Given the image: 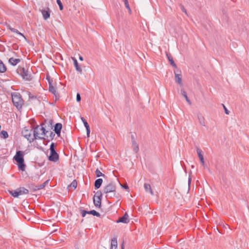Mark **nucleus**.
Instances as JSON below:
<instances>
[{
  "label": "nucleus",
  "mask_w": 249,
  "mask_h": 249,
  "mask_svg": "<svg viewBox=\"0 0 249 249\" xmlns=\"http://www.w3.org/2000/svg\"><path fill=\"white\" fill-rule=\"evenodd\" d=\"M197 118L199 121V124L202 126H205L206 122L204 117L201 114H198Z\"/></svg>",
  "instance_id": "obj_18"
},
{
  "label": "nucleus",
  "mask_w": 249,
  "mask_h": 249,
  "mask_svg": "<svg viewBox=\"0 0 249 249\" xmlns=\"http://www.w3.org/2000/svg\"><path fill=\"white\" fill-rule=\"evenodd\" d=\"M0 137L4 139H6L8 137V134L7 131L2 130L0 133Z\"/></svg>",
  "instance_id": "obj_29"
},
{
  "label": "nucleus",
  "mask_w": 249,
  "mask_h": 249,
  "mask_svg": "<svg viewBox=\"0 0 249 249\" xmlns=\"http://www.w3.org/2000/svg\"><path fill=\"white\" fill-rule=\"evenodd\" d=\"M95 174L97 177H99L101 176L105 177V175L102 174V172L98 169H96L95 171Z\"/></svg>",
  "instance_id": "obj_34"
},
{
  "label": "nucleus",
  "mask_w": 249,
  "mask_h": 249,
  "mask_svg": "<svg viewBox=\"0 0 249 249\" xmlns=\"http://www.w3.org/2000/svg\"><path fill=\"white\" fill-rule=\"evenodd\" d=\"M8 29L13 33H16L19 35H20L21 36H22L23 37H24V38L25 37V36L21 33H20L17 29H15V28H13L11 27H9L8 28Z\"/></svg>",
  "instance_id": "obj_25"
},
{
  "label": "nucleus",
  "mask_w": 249,
  "mask_h": 249,
  "mask_svg": "<svg viewBox=\"0 0 249 249\" xmlns=\"http://www.w3.org/2000/svg\"><path fill=\"white\" fill-rule=\"evenodd\" d=\"M7 70V68L2 60H0V73H4Z\"/></svg>",
  "instance_id": "obj_24"
},
{
  "label": "nucleus",
  "mask_w": 249,
  "mask_h": 249,
  "mask_svg": "<svg viewBox=\"0 0 249 249\" xmlns=\"http://www.w3.org/2000/svg\"><path fill=\"white\" fill-rule=\"evenodd\" d=\"M76 100L78 102H79L81 100L80 94H77Z\"/></svg>",
  "instance_id": "obj_41"
},
{
  "label": "nucleus",
  "mask_w": 249,
  "mask_h": 249,
  "mask_svg": "<svg viewBox=\"0 0 249 249\" xmlns=\"http://www.w3.org/2000/svg\"><path fill=\"white\" fill-rule=\"evenodd\" d=\"M48 182H49V180H47V181H45L43 184L37 186L36 189L40 190V189L44 188L45 187V186L48 183Z\"/></svg>",
  "instance_id": "obj_31"
},
{
  "label": "nucleus",
  "mask_w": 249,
  "mask_h": 249,
  "mask_svg": "<svg viewBox=\"0 0 249 249\" xmlns=\"http://www.w3.org/2000/svg\"><path fill=\"white\" fill-rule=\"evenodd\" d=\"M62 125L60 123H57L55 125L54 131H55V132L56 133V134L58 136H59L60 134L61 130L62 129Z\"/></svg>",
  "instance_id": "obj_16"
},
{
  "label": "nucleus",
  "mask_w": 249,
  "mask_h": 249,
  "mask_svg": "<svg viewBox=\"0 0 249 249\" xmlns=\"http://www.w3.org/2000/svg\"><path fill=\"white\" fill-rule=\"evenodd\" d=\"M77 185V183L76 180H74L69 186V187H72L73 189H75Z\"/></svg>",
  "instance_id": "obj_32"
},
{
  "label": "nucleus",
  "mask_w": 249,
  "mask_h": 249,
  "mask_svg": "<svg viewBox=\"0 0 249 249\" xmlns=\"http://www.w3.org/2000/svg\"><path fill=\"white\" fill-rule=\"evenodd\" d=\"M79 60H81V61H83V57H82V56H79Z\"/></svg>",
  "instance_id": "obj_43"
},
{
  "label": "nucleus",
  "mask_w": 249,
  "mask_h": 249,
  "mask_svg": "<svg viewBox=\"0 0 249 249\" xmlns=\"http://www.w3.org/2000/svg\"><path fill=\"white\" fill-rule=\"evenodd\" d=\"M60 96L59 94H54V100L55 102L58 100L59 99Z\"/></svg>",
  "instance_id": "obj_40"
},
{
  "label": "nucleus",
  "mask_w": 249,
  "mask_h": 249,
  "mask_svg": "<svg viewBox=\"0 0 249 249\" xmlns=\"http://www.w3.org/2000/svg\"><path fill=\"white\" fill-rule=\"evenodd\" d=\"M17 72L25 80L30 81L31 79V75L24 68L19 67L17 69Z\"/></svg>",
  "instance_id": "obj_5"
},
{
  "label": "nucleus",
  "mask_w": 249,
  "mask_h": 249,
  "mask_svg": "<svg viewBox=\"0 0 249 249\" xmlns=\"http://www.w3.org/2000/svg\"><path fill=\"white\" fill-rule=\"evenodd\" d=\"M32 129H28L26 127H24L21 132L22 135L26 138L30 142H32L35 140L34 135L33 136L31 135Z\"/></svg>",
  "instance_id": "obj_6"
},
{
  "label": "nucleus",
  "mask_w": 249,
  "mask_h": 249,
  "mask_svg": "<svg viewBox=\"0 0 249 249\" xmlns=\"http://www.w3.org/2000/svg\"><path fill=\"white\" fill-rule=\"evenodd\" d=\"M110 196H108L107 198H113V197H116L117 198H118L119 197V194H117L116 192L115 191V194L114 196H113V194H110Z\"/></svg>",
  "instance_id": "obj_36"
},
{
  "label": "nucleus",
  "mask_w": 249,
  "mask_h": 249,
  "mask_svg": "<svg viewBox=\"0 0 249 249\" xmlns=\"http://www.w3.org/2000/svg\"><path fill=\"white\" fill-rule=\"evenodd\" d=\"M110 249H111V247H110ZM112 249H117V247H113V248H112Z\"/></svg>",
  "instance_id": "obj_45"
},
{
  "label": "nucleus",
  "mask_w": 249,
  "mask_h": 249,
  "mask_svg": "<svg viewBox=\"0 0 249 249\" xmlns=\"http://www.w3.org/2000/svg\"><path fill=\"white\" fill-rule=\"evenodd\" d=\"M41 12L42 14L43 18L47 20L50 17L51 10L49 8L43 9L41 10Z\"/></svg>",
  "instance_id": "obj_10"
},
{
  "label": "nucleus",
  "mask_w": 249,
  "mask_h": 249,
  "mask_svg": "<svg viewBox=\"0 0 249 249\" xmlns=\"http://www.w3.org/2000/svg\"><path fill=\"white\" fill-rule=\"evenodd\" d=\"M180 6H181V11L185 13L186 15H187V11L185 9V8H184V7L183 5H181Z\"/></svg>",
  "instance_id": "obj_37"
},
{
  "label": "nucleus",
  "mask_w": 249,
  "mask_h": 249,
  "mask_svg": "<svg viewBox=\"0 0 249 249\" xmlns=\"http://www.w3.org/2000/svg\"><path fill=\"white\" fill-rule=\"evenodd\" d=\"M166 56L170 62V64L171 66L174 67L175 69H177V66L176 63H175L173 57H172L171 55L169 53H166Z\"/></svg>",
  "instance_id": "obj_17"
},
{
  "label": "nucleus",
  "mask_w": 249,
  "mask_h": 249,
  "mask_svg": "<svg viewBox=\"0 0 249 249\" xmlns=\"http://www.w3.org/2000/svg\"><path fill=\"white\" fill-rule=\"evenodd\" d=\"M18 190L20 196L29 193L28 190L25 188L24 187H20L18 188Z\"/></svg>",
  "instance_id": "obj_21"
},
{
  "label": "nucleus",
  "mask_w": 249,
  "mask_h": 249,
  "mask_svg": "<svg viewBox=\"0 0 249 249\" xmlns=\"http://www.w3.org/2000/svg\"><path fill=\"white\" fill-rule=\"evenodd\" d=\"M46 79L48 80V84L50 83V82L52 83V82H53V79H51V77L49 76H47Z\"/></svg>",
  "instance_id": "obj_39"
},
{
  "label": "nucleus",
  "mask_w": 249,
  "mask_h": 249,
  "mask_svg": "<svg viewBox=\"0 0 249 249\" xmlns=\"http://www.w3.org/2000/svg\"><path fill=\"white\" fill-rule=\"evenodd\" d=\"M197 153L198 154V157L200 159V160L201 161L202 165L204 167H205V161H204V160L203 158V156L201 154V150L199 149H197Z\"/></svg>",
  "instance_id": "obj_19"
},
{
  "label": "nucleus",
  "mask_w": 249,
  "mask_h": 249,
  "mask_svg": "<svg viewBox=\"0 0 249 249\" xmlns=\"http://www.w3.org/2000/svg\"><path fill=\"white\" fill-rule=\"evenodd\" d=\"M96 194H98L99 196H95L93 198V202L94 205L97 206H100L101 204V196H102V194L101 192H97Z\"/></svg>",
  "instance_id": "obj_9"
},
{
  "label": "nucleus",
  "mask_w": 249,
  "mask_h": 249,
  "mask_svg": "<svg viewBox=\"0 0 249 249\" xmlns=\"http://www.w3.org/2000/svg\"><path fill=\"white\" fill-rule=\"evenodd\" d=\"M11 95L12 102L14 106L18 109L21 108L24 104V101L21 96V94H11Z\"/></svg>",
  "instance_id": "obj_4"
},
{
  "label": "nucleus",
  "mask_w": 249,
  "mask_h": 249,
  "mask_svg": "<svg viewBox=\"0 0 249 249\" xmlns=\"http://www.w3.org/2000/svg\"><path fill=\"white\" fill-rule=\"evenodd\" d=\"M56 83L55 82H52L49 83V91L51 93H55L57 91V88L55 86Z\"/></svg>",
  "instance_id": "obj_11"
},
{
  "label": "nucleus",
  "mask_w": 249,
  "mask_h": 249,
  "mask_svg": "<svg viewBox=\"0 0 249 249\" xmlns=\"http://www.w3.org/2000/svg\"><path fill=\"white\" fill-rule=\"evenodd\" d=\"M132 147L133 150L135 151V152L137 153L139 151V148L138 145L135 141H133L132 142Z\"/></svg>",
  "instance_id": "obj_26"
},
{
  "label": "nucleus",
  "mask_w": 249,
  "mask_h": 249,
  "mask_svg": "<svg viewBox=\"0 0 249 249\" xmlns=\"http://www.w3.org/2000/svg\"><path fill=\"white\" fill-rule=\"evenodd\" d=\"M103 183V179L102 178H98L96 179L94 183V187L95 189L99 188Z\"/></svg>",
  "instance_id": "obj_22"
},
{
  "label": "nucleus",
  "mask_w": 249,
  "mask_h": 249,
  "mask_svg": "<svg viewBox=\"0 0 249 249\" xmlns=\"http://www.w3.org/2000/svg\"><path fill=\"white\" fill-rule=\"evenodd\" d=\"M183 97L185 98L186 101L190 104L191 105V99H192V97L191 96H188L187 94H183ZM191 96H193V94H190Z\"/></svg>",
  "instance_id": "obj_28"
},
{
  "label": "nucleus",
  "mask_w": 249,
  "mask_h": 249,
  "mask_svg": "<svg viewBox=\"0 0 249 249\" xmlns=\"http://www.w3.org/2000/svg\"><path fill=\"white\" fill-rule=\"evenodd\" d=\"M175 81L180 86L182 85L181 71L179 69H176L174 71Z\"/></svg>",
  "instance_id": "obj_8"
},
{
  "label": "nucleus",
  "mask_w": 249,
  "mask_h": 249,
  "mask_svg": "<svg viewBox=\"0 0 249 249\" xmlns=\"http://www.w3.org/2000/svg\"><path fill=\"white\" fill-rule=\"evenodd\" d=\"M222 106L223 107V108L224 109L225 113L226 114H229V111H228V110L227 109L226 107L225 106V105L224 104H222Z\"/></svg>",
  "instance_id": "obj_38"
},
{
  "label": "nucleus",
  "mask_w": 249,
  "mask_h": 249,
  "mask_svg": "<svg viewBox=\"0 0 249 249\" xmlns=\"http://www.w3.org/2000/svg\"><path fill=\"white\" fill-rule=\"evenodd\" d=\"M125 189H128V187L126 184H124V185L122 186Z\"/></svg>",
  "instance_id": "obj_42"
},
{
  "label": "nucleus",
  "mask_w": 249,
  "mask_h": 249,
  "mask_svg": "<svg viewBox=\"0 0 249 249\" xmlns=\"http://www.w3.org/2000/svg\"><path fill=\"white\" fill-rule=\"evenodd\" d=\"M144 188L146 192H149L151 194V195H154V193L151 189V186L148 183H144Z\"/></svg>",
  "instance_id": "obj_23"
},
{
  "label": "nucleus",
  "mask_w": 249,
  "mask_h": 249,
  "mask_svg": "<svg viewBox=\"0 0 249 249\" xmlns=\"http://www.w3.org/2000/svg\"><path fill=\"white\" fill-rule=\"evenodd\" d=\"M81 120H82V122H83L86 128L87 137H89V134H90L89 126L88 124V123H87V122L85 120V119L83 117L81 118Z\"/></svg>",
  "instance_id": "obj_15"
},
{
  "label": "nucleus",
  "mask_w": 249,
  "mask_h": 249,
  "mask_svg": "<svg viewBox=\"0 0 249 249\" xmlns=\"http://www.w3.org/2000/svg\"><path fill=\"white\" fill-rule=\"evenodd\" d=\"M129 220L128 219V215L126 213H125L123 216L120 218L118 220H117V223H128Z\"/></svg>",
  "instance_id": "obj_14"
},
{
  "label": "nucleus",
  "mask_w": 249,
  "mask_h": 249,
  "mask_svg": "<svg viewBox=\"0 0 249 249\" xmlns=\"http://www.w3.org/2000/svg\"><path fill=\"white\" fill-rule=\"evenodd\" d=\"M34 96H30V98H34Z\"/></svg>",
  "instance_id": "obj_47"
},
{
  "label": "nucleus",
  "mask_w": 249,
  "mask_h": 249,
  "mask_svg": "<svg viewBox=\"0 0 249 249\" xmlns=\"http://www.w3.org/2000/svg\"><path fill=\"white\" fill-rule=\"evenodd\" d=\"M20 61L19 59L14 58L11 57L9 59V63L12 66H16L18 63Z\"/></svg>",
  "instance_id": "obj_20"
},
{
  "label": "nucleus",
  "mask_w": 249,
  "mask_h": 249,
  "mask_svg": "<svg viewBox=\"0 0 249 249\" xmlns=\"http://www.w3.org/2000/svg\"><path fill=\"white\" fill-rule=\"evenodd\" d=\"M121 249H124V243H123V244L122 245Z\"/></svg>",
  "instance_id": "obj_44"
},
{
  "label": "nucleus",
  "mask_w": 249,
  "mask_h": 249,
  "mask_svg": "<svg viewBox=\"0 0 249 249\" xmlns=\"http://www.w3.org/2000/svg\"><path fill=\"white\" fill-rule=\"evenodd\" d=\"M190 182H191V179H190V178H189V180H188L189 184L190 183Z\"/></svg>",
  "instance_id": "obj_46"
},
{
  "label": "nucleus",
  "mask_w": 249,
  "mask_h": 249,
  "mask_svg": "<svg viewBox=\"0 0 249 249\" xmlns=\"http://www.w3.org/2000/svg\"><path fill=\"white\" fill-rule=\"evenodd\" d=\"M23 156L24 152L21 151H18L14 157V160L18 163L19 169L22 171H24L25 168V165L24 163Z\"/></svg>",
  "instance_id": "obj_2"
},
{
  "label": "nucleus",
  "mask_w": 249,
  "mask_h": 249,
  "mask_svg": "<svg viewBox=\"0 0 249 249\" xmlns=\"http://www.w3.org/2000/svg\"><path fill=\"white\" fill-rule=\"evenodd\" d=\"M57 3L58 4L59 7V9L60 10H62L63 9V4L61 1L60 0H57L56 1Z\"/></svg>",
  "instance_id": "obj_35"
},
{
  "label": "nucleus",
  "mask_w": 249,
  "mask_h": 249,
  "mask_svg": "<svg viewBox=\"0 0 249 249\" xmlns=\"http://www.w3.org/2000/svg\"><path fill=\"white\" fill-rule=\"evenodd\" d=\"M72 60L73 61V65L77 71L80 73H82V69L80 66L79 65L77 60L75 57H72Z\"/></svg>",
  "instance_id": "obj_13"
},
{
  "label": "nucleus",
  "mask_w": 249,
  "mask_h": 249,
  "mask_svg": "<svg viewBox=\"0 0 249 249\" xmlns=\"http://www.w3.org/2000/svg\"><path fill=\"white\" fill-rule=\"evenodd\" d=\"M113 247H117V240L116 238H113L111 240V249L113 248Z\"/></svg>",
  "instance_id": "obj_30"
},
{
  "label": "nucleus",
  "mask_w": 249,
  "mask_h": 249,
  "mask_svg": "<svg viewBox=\"0 0 249 249\" xmlns=\"http://www.w3.org/2000/svg\"><path fill=\"white\" fill-rule=\"evenodd\" d=\"M124 3V5H125V6L126 7V8H127L129 13H130L131 12V9L130 8V6L129 5V3H128V1L127 0H123Z\"/></svg>",
  "instance_id": "obj_33"
},
{
  "label": "nucleus",
  "mask_w": 249,
  "mask_h": 249,
  "mask_svg": "<svg viewBox=\"0 0 249 249\" xmlns=\"http://www.w3.org/2000/svg\"><path fill=\"white\" fill-rule=\"evenodd\" d=\"M59 156L56 152L54 148V143H52L50 146V155L49 160L50 161L55 162L58 160Z\"/></svg>",
  "instance_id": "obj_7"
},
{
  "label": "nucleus",
  "mask_w": 249,
  "mask_h": 249,
  "mask_svg": "<svg viewBox=\"0 0 249 249\" xmlns=\"http://www.w3.org/2000/svg\"><path fill=\"white\" fill-rule=\"evenodd\" d=\"M10 194L15 197H18L19 195L18 189L15 190H12L9 191Z\"/></svg>",
  "instance_id": "obj_27"
},
{
  "label": "nucleus",
  "mask_w": 249,
  "mask_h": 249,
  "mask_svg": "<svg viewBox=\"0 0 249 249\" xmlns=\"http://www.w3.org/2000/svg\"><path fill=\"white\" fill-rule=\"evenodd\" d=\"M44 124H41V125H36V127H33L34 129V135L36 139H44L46 133L48 131L43 126Z\"/></svg>",
  "instance_id": "obj_1"
},
{
  "label": "nucleus",
  "mask_w": 249,
  "mask_h": 249,
  "mask_svg": "<svg viewBox=\"0 0 249 249\" xmlns=\"http://www.w3.org/2000/svg\"><path fill=\"white\" fill-rule=\"evenodd\" d=\"M87 213L91 214L94 216H100V213L95 210H92L89 212L83 210L81 212V214L82 217H85Z\"/></svg>",
  "instance_id": "obj_12"
},
{
  "label": "nucleus",
  "mask_w": 249,
  "mask_h": 249,
  "mask_svg": "<svg viewBox=\"0 0 249 249\" xmlns=\"http://www.w3.org/2000/svg\"><path fill=\"white\" fill-rule=\"evenodd\" d=\"M116 187L115 185L113 183H110L105 186L103 190V192L106 195V197L112 196L110 194H113V196L115 195Z\"/></svg>",
  "instance_id": "obj_3"
}]
</instances>
